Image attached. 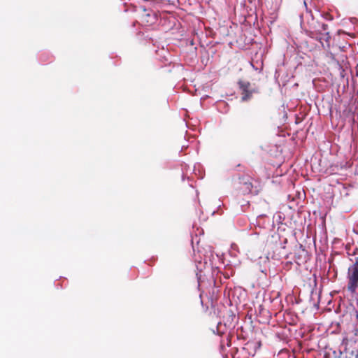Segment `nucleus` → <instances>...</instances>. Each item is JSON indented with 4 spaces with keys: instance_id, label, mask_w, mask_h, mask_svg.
<instances>
[{
    "instance_id": "1",
    "label": "nucleus",
    "mask_w": 358,
    "mask_h": 358,
    "mask_svg": "<svg viewBox=\"0 0 358 358\" xmlns=\"http://www.w3.org/2000/svg\"><path fill=\"white\" fill-rule=\"evenodd\" d=\"M347 278L348 280V290L354 294L358 288V267L350 266L348 270Z\"/></svg>"
},
{
    "instance_id": "2",
    "label": "nucleus",
    "mask_w": 358,
    "mask_h": 358,
    "mask_svg": "<svg viewBox=\"0 0 358 358\" xmlns=\"http://www.w3.org/2000/svg\"><path fill=\"white\" fill-rule=\"evenodd\" d=\"M238 85L242 91L241 100L243 101H248L251 99L252 94L255 92V90L250 89V84L248 82L241 81L238 82Z\"/></svg>"
},
{
    "instance_id": "3",
    "label": "nucleus",
    "mask_w": 358,
    "mask_h": 358,
    "mask_svg": "<svg viewBox=\"0 0 358 358\" xmlns=\"http://www.w3.org/2000/svg\"><path fill=\"white\" fill-rule=\"evenodd\" d=\"M245 192H251V187H252V185L251 183H248V182H245Z\"/></svg>"
},
{
    "instance_id": "4",
    "label": "nucleus",
    "mask_w": 358,
    "mask_h": 358,
    "mask_svg": "<svg viewBox=\"0 0 358 358\" xmlns=\"http://www.w3.org/2000/svg\"><path fill=\"white\" fill-rule=\"evenodd\" d=\"M192 248H193V250H194V260L195 262H198L199 264L201 263V257H199V259L196 258V254H195V249H194V246L192 245Z\"/></svg>"
},
{
    "instance_id": "5",
    "label": "nucleus",
    "mask_w": 358,
    "mask_h": 358,
    "mask_svg": "<svg viewBox=\"0 0 358 358\" xmlns=\"http://www.w3.org/2000/svg\"><path fill=\"white\" fill-rule=\"evenodd\" d=\"M352 265L358 267V257L355 259V262Z\"/></svg>"
},
{
    "instance_id": "6",
    "label": "nucleus",
    "mask_w": 358,
    "mask_h": 358,
    "mask_svg": "<svg viewBox=\"0 0 358 358\" xmlns=\"http://www.w3.org/2000/svg\"><path fill=\"white\" fill-rule=\"evenodd\" d=\"M220 325H222V324H221V323H219V324H217V334H221V331L218 329V328H219V326H220Z\"/></svg>"
}]
</instances>
